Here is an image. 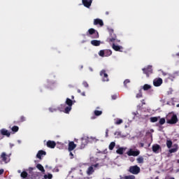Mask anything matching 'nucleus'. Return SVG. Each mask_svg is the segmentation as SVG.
Returning a JSON list of instances; mask_svg holds the SVG:
<instances>
[{
	"mask_svg": "<svg viewBox=\"0 0 179 179\" xmlns=\"http://www.w3.org/2000/svg\"><path fill=\"white\" fill-rule=\"evenodd\" d=\"M66 106L65 108H64V113L66 114H69V112L71 111V110H72V106H73L74 103H75V101H72L71 99L69 98H67L66 99Z\"/></svg>",
	"mask_w": 179,
	"mask_h": 179,
	"instance_id": "nucleus-1",
	"label": "nucleus"
},
{
	"mask_svg": "<svg viewBox=\"0 0 179 179\" xmlns=\"http://www.w3.org/2000/svg\"><path fill=\"white\" fill-rule=\"evenodd\" d=\"M87 36L88 37H91V38H99V31L93 28H90V29H88V31H87Z\"/></svg>",
	"mask_w": 179,
	"mask_h": 179,
	"instance_id": "nucleus-2",
	"label": "nucleus"
},
{
	"mask_svg": "<svg viewBox=\"0 0 179 179\" xmlns=\"http://www.w3.org/2000/svg\"><path fill=\"white\" fill-rule=\"evenodd\" d=\"M110 37L107 38L106 41L108 43H115L117 41V35L114 34V29H108Z\"/></svg>",
	"mask_w": 179,
	"mask_h": 179,
	"instance_id": "nucleus-3",
	"label": "nucleus"
},
{
	"mask_svg": "<svg viewBox=\"0 0 179 179\" xmlns=\"http://www.w3.org/2000/svg\"><path fill=\"white\" fill-rule=\"evenodd\" d=\"M129 171L131 173V174H139V173H141V168L137 165L131 166L129 167Z\"/></svg>",
	"mask_w": 179,
	"mask_h": 179,
	"instance_id": "nucleus-4",
	"label": "nucleus"
},
{
	"mask_svg": "<svg viewBox=\"0 0 179 179\" xmlns=\"http://www.w3.org/2000/svg\"><path fill=\"white\" fill-rule=\"evenodd\" d=\"M99 164H95L90 166L87 170V176H92L93 173H94V170L99 167Z\"/></svg>",
	"mask_w": 179,
	"mask_h": 179,
	"instance_id": "nucleus-5",
	"label": "nucleus"
},
{
	"mask_svg": "<svg viewBox=\"0 0 179 179\" xmlns=\"http://www.w3.org/2000/svg\"><path fill=\"white\" fill-rule=\"evenodd\" d=\"M142 71L143 73L146 75L147 78H149L151 73H153V69H152V66H148L147 68L143 69Z\"/></svg>",
	"mask_w": 179,
	"mask_h": 179,
	"instance_id": "nucleus-6",
	"label": "nucleus"
},
{
	"mask_svg": "<svg viewBox=\"0 0 179 179\" xmlns=\"http://www.w3.org/2000/svg\"><path fill=\"white\" fill-rule=\"evenodd\" d=\"M100 76L102 77L103 82H108V80H110V79H108V74L106 73V70L100 71Z\"/></svg>",
	"mask_w": 179,
	"mask_h": 179,
	"instance_id": "nucleus-7",
	"label": "nucleus"
},
{
	"mask_svg": "<svg viewBox=\"0 0 179 179\" xmlns=\"http://www.w3.org/2000/svg\"><path fill=\"white\" fill-rule=\"evenodd\" d=\"M166 122L167 124H171V125L177 124V122H178V118L177 117V115H173L171 120H168Z\"/></svg>",
	"mask_w": 179,
	"mask_h": 179,
	"instance_id": "nucleus-8",
	"label": "nucleus"
},
{
	"mask_svg": "<svg viewBox=\"0 0 179 179\" xmlns=\"http://www.w3.org/2000/svg\"><path fill=\"white\" fill-rule=\"evenodd\" d=\"M162 84H163V79L160 78H155L153 80V85L154 86H155V87H159V86H162Z\"/></svg>",
	"mask_w": 179,
	"mask_h": 179,
	"instance_id": "nucleus-9",
	"label": "nucleus"
},
{
	"mask_svg": "<svg viewBox=\"0 0 179 179\" xmlns=\"http://www.w3.org/2000/svg\"><path fill=\"white\" fill-rule=\"evenodd\" d=\"M141 153V152L139 150H136V151H134V150L130 149L127 152V155H128L129 156H139V154Z\"/></svg>",
	"mask_w": 179,
	"mask_h": 179,
	"instance_id": "nucleus-10",
	"label": "nucleus"
},
{
	"mask_svg": "<svg viewBox=\"0 0 179 179\" xmlns=\"http://www.w3.org/2000/svg\"><path fill=\"white\" fill-rule=\"evenodd\" d=\"M87 143H89V139H87V138H82L80 149H85Z\"/></svg>",
	"mask_w": 179,
	"mask_h": 179,
	"instance_id": "nucleus-11",
	"label": "nucleus"
},
{
	"mask_svg": "<svg viewBox=\"0 0 179 179\" xmlns=\"http://www.w3.org/2000/svg\"><path fill=\"white\" fill-rule=\"evenodd\" d=\"M83 5L85 6V8H90L92 6V2H93V0H82Z\"/></svg>",
	"mask_w": 179,
	"mask_h": 179,
	"instance_id": "nucleus-12",
	"label": "nucleus"
},
{
	"mask_svg": "<svg viewBox=\"0 0 179 179\" xmlns=\"http://www.w3.org/2000/svg\"><path fill=\"white\" fill-rule=\"evenodd\" d=\"M94 26H97L99 24L101 27H103V26H104V22H103L101 19L96 18L94 20Z\"/></svg>",
	"mask_w": 179,
	"mask_h": 179,
	"instance_id": "nucleus-13",
	"label": "nucleus"
},
{
	"mask_svg": "<svg viewBox=\"0 0 179 179\" xmlns=\"http://www.w3.org/2000/svg\"><path fill=\"white\" fill-rule=\"evenodd\" d=\"M76 148V144H75V142L70 141L69 143V148H68L69 152H72V150H73Z\"/></svg>",
	"mask_w": 179,
	"mask_h": 179,
	"instance_id": "nucleus-14",
	"label": "nucleus"
},
{
	"mask_svg": "<svg viewBox=\"0 0 179 179\" xmlns=\"http://www.w3.org/2000/svg\"><path fill=\"white\" fill-rule=\"evenodd\" d=\"M47 146H48V148H50V149H54V148H55V146H57V143H55V141H48L47 142Z\"/></svg>",
	"mask_w": 179,
	"mask_h": 179,
	"instance_id": "nucleus-15",
	"label": "nucleus"
},
{
	"mask_svg": "<svg viewBox=\"0 0 179 179\" xmlns=\"http://www.w3.org/2000/svg\"><path fill=\"white\" fill-rule=\"evenodd\" d=\"M112 48L115 51H119V52H122V46L116 45L115 43H113Z\"/></svg>",
	"mask_w": 179,
	"mask_h": 179,
	"instance_id": "nucleus-16",
	"label": "nucleus"
},
{
	"mask_svg": "<svg viewBox=\"0 0 179 179\" xmlns=\"http://www.w3.org/2000/svg\"><path fill=\"white\" fill-rule=\"evenodd\" d=\"M45 155H47V152H45V151L43 150H41L38 152L36 155V157L37 159H39L40 160H41V156H45Z\"/></svg>",
	"mask_w": 179,
	"mask_h": 179,
	"instance_id": "nucleus-17",
	"label": "nucleus"
},
{
	"mask_svg": "<svg viewBox=\"0 0 179 179\" xmlns=\"http://www.w3.org/2000/svg\"><path fill=\"white\" fill-rule=\"evenodd\" d=\"M0 132H1V135H3L4 136H7L8 138H9V136H10V132H9L6 129H1Z\"/></svg>",
	"mask_w": 179,
	"mask_h": 179,
	"instance_id": "nucleus-18",
	"label": "nucleus"
},
{
	"mask_svg": "<svg viewBox=\"0 0 179 179\" xmlns=\"http://www.w3.org/2000/svg\"><path fill=\"white\" fill-rule=\"evenodd\" d=\"M20 177L22 178H24V179H30V176H29V173H27V172H26V171H23L21 174H20Z\"/></svg>",
	"mask_w": 179,
	"mask_h": 179,
	"instance_id": "nucleus-19",
	"label": "nucleus"
},
{
	"mask_svg": "<svg viewBox=\"0 0 179 179\" xmlns=\"http://www.w3.org/2000/svg\"><path fill=\"white\" fill-rule=\"evenodd\" d=\"M91 44L92 45H94V47H99L100 44H101V41H97V40H92L91 41Z\"/></svg>",
	"mask_w": 179,
	"mask_h": 179,
	"instance_id": "nucleus-20",
	"label": "nucleus"
},
{
	"mask_svg": "<svg viewBox=\"0 0 179 179\" xmlns=\"http://www.w3.org/2000/svg\"><path fill=\"white\" fill-rule=\"evenodd\" d=\"M1 159H2V162H5L8 163V155L6 152H2L1 155Z\"/></svg>",
	"mask_w": 179,
	"mask_h": 179,
	"instance_id": "nucleus-21",
	"label": "nucleus"
},
{
	"mask_svg": "<svg viewBox=\"0 0 179 179\" xmlns=\"http://www.w3.org/2000/svg\"><path fill=\"white\" fill-rule=\"evenodd\" d=\"M36 169H38V170H39L42 173H45V169H44V166H43V165H41V164H38L36 165Z\"/></svg>",
	"mask_w": 179,
	"mask_h": 179,
	"instance_id": "nucleus-22",
	"label": "nucleus"
},
{
	"mask_svg": "<svg viewBox=\"0 0 179 179\" xmlns=\"http://www.w3.org/2000/svg\"><path fill=\"white\" fill-rule=\"evenodd\" d=\"M159 120H160V116H158V117H151L150 118V122H157V121H159Z\"/></svg>",
	"mask_w": 179,
	"mask_h": 179,
	"instance_id": "nucleus-23",
	"label": "nucleus"
},
{
	"mask_svg": "<svg viewBox=\"0 0 179 179\" xmlns=\"http://www.w3.org/2000/svg\"><path fill=\"white\" fill-rule=\"evenodd\" d=\"M152 89V85H149V84H145L143 86V90L146 91V90H149Z\"/></svg>",
	"mask_w": 179,
	"mask_h": 179,
	"instance_id": "nucleus-24",
	"label": "nucleus"
},
{
	"mask_svg": "<svg viewBox=\"0 0 179 179\" xmlns=\"http://www.w3.org/2000/svg\"><path fill=\"white\" fill-rule=\"evenodd\" d=\"M159 149H160L159 145L157 144V145H152V152H154L155 153H156V152H157Z\"/></svg>",
	"mask_w": 179,
	"mask_h": 179,
	"instance_id": "nucleus-25",
	"label": "nucleus"
},
{
	"mask_svg": "<svg viewBox=\"0 0 179 179\" xmlns=\"http://www.w3.org/2000/svg\"><path fill=\"white\" fill-rule=\"evenodd\" d=\"M39 173L38 172H35L34 173H32V175L31 176V177L29 178V179H37V177H38L39 176Z\"/></svg>",
	"mask_w": 179,
	"mask_h": 179,
	"instance_id": "nucleus-26",
	"label": "nucleus"
},
{
	"mask_svg": "<svg viewBox=\"0 0 179 179\" xmlns=\"http://www.w3.org/2000/svg\"><path fill=\"white\" fill-rule=\"evenodd\" d=\"M116 153H117V155H124V148H119L116 150Z\"/></svg>",
	"mask_w": 179,
	"mask_h": 179,
	"instance_id": "nucleus-27",
	"label": "nucleus"
},
{
	"mask_svg": "<svg viewBox=\"0 0 179 179\" xmlns=\"http://www.w3.org/2000/svg\"><path fill=\"white\" fill-rule=\"evenodd\" d=\"M43 179H52V174L48 173L43 176Z\"/></svg>",
	"mask_w": 179,
	"mask_h": 179,
	"instance_id": "nucleus-28",
	"label": "nucleus"
},
{
	"mask_svg": "<svg viewBox=\"0 0 179 179\" xmlns=\"http://www.w3.org/2000/svg\"><path fill=\"white\" fill-rule=\"evenodd\" d=\"M94 114L96 117H99V115H101L103 114V111L96 110L94 111Z\"/></svg>",
	"mask_w": 179,
	"mask_h": 179,
	"instance_id": "nucleus-29",
	"label": "nucleus"
},
{
	"mask_svg": "<svg viewBox=\"0 0 179 179\" xmlns=\"http://www.w3.org/2000/svg\"><path fill=\"white\" fill-rule=\"evenodd\" d=\"M166 146H167L168 149H170L171 148V146H173V141L168 140L166 141Z\"/></svg>",
	"mask_w": 179,
	"mask_h": 179,
	"instance_id": "nucleus-30",
	"label": "nucleus"
},
{
	"mask_svg": "<svg viewBox=\"0 0 179 179\" xmlns=\"http://www.w3.org/2000/svg\"><path fill=\"white\" fill-rule=\"evenodd\" d=\"M35 169H36V168L29 167V168L27 170V171L29 172V174H30V176H32L33 173H34V172H33V170H35Z\"/></svg>",
	"mask_w": 179,
	"mask_h": 179,
	"instance_id": "nucleus-31",
	"label": "nucleus"
},
{
	"mask_svg": "<svg viewBox=\"0 0 179 179\" xmlns=\"http://www.w3.org/2000/svg\"><path fill=\"white\" fill-rule=\"evenodd\" d=\"M113 54V52L110 50H105V57H110Z\"/></svg>",
	"mask_w": 179,
	"mask_h": 179,
	"instance_id": "nucleus-32",
	"label": "nucleus"
},
{
	"mask_svg": "<svg viewBox=\"0 0 179 179\" xmlns=\"http://www.w3.org/2000/svg\"><path fill=\"white\" fill-rule=\"evenodd\" d=\"M115 148V142H111L109 144V150H113Z\"/></svg>",
	"mask_w": 179,
	"mask_h": 179,
	"instance_id": "nucleus-33",
	"label": "nucleus"
},
{
	"mask_svg": "<svg viewBox=\"0 0 179 179\" xmlns=\"http://www.w3.org/2000/svg\"><path fill=\"white\" fill-rule=\"evenodd\" d=\"M159 125H164L166 124V119L164 117H162L159 120Z\"/></svg>",
	"mask_w": 179,
	"mask_h": 179,
	"instance_id": "nucleus-34",
	"label": "nucleus"
},
{
	"mask_svg": "<svg viewBox=\"0 0 179 179\" xmlns=\"http://www.w3.org/2000/svg\"><path fill=\"white\" fill-rule=\"evenodd\" d=\"M142 90H139V93L136 95V99H141L143 97Z\"/></svg>",
	"mask_w": 179,
	"mask_h": 179,
	"instance_id": "nucleus-35",
	"label": "nucleus"
},
{
	"mask_svg": "<svg viewBox=\"0 0 179 179\" xmlns=\"http://www.w3.org/2000/svg\"><path fill=\"white\" fill-rule=\"evenodd\" d=\"M122 122H124V121L122 119H117L115 124V125H120V124H122Z\"/></svg>",
	"mask_w": 179,
	"mask_h": 179,
	"instance_id": "nucleus-36",
	"label": "nucleus"
},
{
	"mask_svg": "<svg viewBox=\"0 0 179 179\" xmlns=\"http://www.w3.org/2000/svg\"><path fill=\"white\" fill-rule=\"evenodd\" d=\"M137 163L138 164H142L143 163V157H139L138 158L136 159Z\"/></svg>",
	"mask_w": 179,
	"mask_h": 179,
	"instance_id": "nucleus-37",
	"label": "nucleus"
},
{
	"mask_svg": "<svg viewBox=\"0 0 179 179\" xmlns=\"http://www.w3.org/2000/svg\"><path fill=\"white\" fill-rule=\"evenodd\" d=\"M11 131L13 132H17V131H19V127L17 126H13L12 128H11Z\"/></svg>",
	"mask_w": 179,
	"mask_h": 179,
	"instance_id": "nucleus-38",
	"label": "nucleus"
},
{
	"mask_svg": "<svg viewBox=\"0 0 179 179\" xmlns=\"http://www.w3.org/2000/svg\"><path fill=\"white\" fill-rule=\"evenodd\" d=\"M99 55L100 57H106L105 50H100L99 52Z\"/></svg>",
	"mask_w": 179,
	"mask_h": 179,
	"instance_id": "nucleus-39",
	"label": "nucleus"
},
{
	"mask_svg": "<svg viewBox=\"0 0 179 179\" xmlns=\"http://www.w3.org/2000/svg\"><path fill=\"white\" fill-rule=\"evenodd\" d=\"M124 179H135V176L129 175L124 177Z\"/></svg>",
	"mask_w": 179,
	"mask_h": 179,
	"instance_id": "nucleus-40",
	"label": "nucleus"
},
{
	"mask_svg": "<svg viewBox=\"0 0 179 179\" xmlns=\"http://www.w3.org/2000/svg\"><path fill=\"white\" fill-rule=\"evenodd\" d=\"M118 97H120L119 94H114V95L111 96L112 100H117V99H118Z\"/></svg>",
	"mask_w": 179,
	"mask_h": 179,
	"instance_id": "nucleus-41",
	"label": "nucleus"
},
{
	"mask_svg": "<svg viewBox=\"0 0 179 179\" xmlns=\"http://www.w3.org/2000/svg\"><path fill=\"white\" fill-rule=\"evenodd\" d=\"M24 121H26V117L24 116H21L20 117V122H24Z\"/></svg>",
	"mask_w": 179,
	"mask_h": 179,
	"instance_id": "nucleus-42",
	"label": "nucleus"
},
{
	"mask_svg": "<svg viewBox=\"0 0 179 179\" xmlns=\"http://www.w3.org/2000/svg\"><path fill=\"white\" fill-rule=\"evenodd\" d=\"M131 81L129 80V79H127L124 81V85L125 86V87H127V85H128V83H129Z\"/></svg>",
	"mask_w": 179,
	"mask_h": 179,
	"instance_id": "nucleus-43",
	"label": "nucleus"
},
{
	"mask_svg": "<svg viewBox=\"0 0 179 179\" xmlns=\"http://www.w3.org/2000/svg\"><path fill=\"white\" fill-rule=\"evenodd\" d=\"M176 152H177V148H171L169 150L170 153H176Z\"/></svg>",
	"mask_w": 179,
	"mask_h": 179,
	"instance_id": "nucleus-44",
	"label": "nucleus"
},
{
	"mask_svg": "<svg viewBox=\"0 0 179 179\" xmlns=\"http://www.w3.org/2000/svg\"><path fill=\"white\" fill-rule=\"evenodd\" d=\"M83 87H89V84H88L87 82H86V81H84V82L83 83Z\"/></svg>",
	"mask_w": 179,
	"mask_h": 179,
	"instance_id": "nucleus-45",
	"label": "nucleus"
},
{
	"mask_svg": "<svg viewBox=\"0 0 179 179\" xmlns=\"http://www.w3.org/2000/svg\"><path fill=\"white\" fill-rule=\"evenodd\" d=\"M99 153H103V155H107V149H106L105 150H103L102 152H99Z\"/></svg>",
	"mask_w": 179,
	"mask_h": 179,
	"instance_id": "nucleus-46",
	"label": "nucleus"
},
{
	"mask_svg": "<svg viewBox=\"0 0 179 179\" xmlns=\"http://www.w3.org/2000/svg\"><path fill=\"white\" fill-rule=\"evenodd\" d=\"M55 109H52V108H49V111H50V113H54V111H55Z\"/></svg>",
	"mask_w": 179,
	"mask_h": 179,
	"instance_id": "nucleus-47",
	"label": "nucleus"
},
{
	"mask_svg": "<svg viewBox=\"0 0 179 179\" xmlns=\"http://www.w3.org/2000/svg\"><path fill=\"white\" fill-rule=\"evenodd\" d=\"M106 138L108 136V129L106 130Z\"/></svg>",
	"mask_w": 179,
	"mask_h": 179,
	"instance_id": "nucleus-48",
	"label": "nucleus"
},
{
	"mask_svg": "<svg viewBox=\"0 0 179 179\" xmlns=\"http://www.w3.org/2000/svg\"><path fill=\"white\" fill-rule=\"evenodd\" d=\"M3 169H0V176H2L3 174Z\"/></svg>",
	"mask_w": 179,
	"mask_h": 179,
	"instance_id": "nucleus-49",
	"label": "nucleus"
},
{
	"mask_svg": "<svg viewBox=\"0 0 179 179\" xmlns=\"http://www.w3.org/2000/svg\"><path fill=\"white\" fill-rule=\"evenodd\" d=\"M70 156H71V159H73V153H72V151L70 152Z\"/></svg>",
	"mask_w": 179,
	"mask_h": 179,
	"instance_id": "nucleus-50",
	"label": "nucleus"
},
{
	"mask_svg": "<svg viewBox=\"0 0 179 179\" xmlns=\"http://www.w3.org/2000/svg\"><path fill=\"white\" fill-rule=\"evenodd\" d=\"M78 93H81L82 92L80 91V90H77Z\"/></svg>",
	"mask_w": 179,
	"mask_h": 179,
	"instance_id": "nucleus-51",
	"label": "nucleus"
},
{
	"mask_svg": "<svg viewBox=\"0 0 179 179\" xmlns=\"http://www.w3.org/2000/svg\"><path fill=\"white\" fill-rule=\"evenodd\" d=\"M144 101H145V99H143L142 100V104H145Z\"/></svg>",
	"mask_w": 179,
	"mask_h": 179,
	"instance_id": "nucleus-52",
	"label": "nucleus"
},
{
	"mask_svg": "<svg viewBox=\"0 0 179 179\" xmlns=\"http://www.w3.org/2000/svg\"><path fill=\"white\" fill-rule=\"evenodd\" d=\"M71 99H72V100H73V99H75V96H71Z\"/></svg>",
	"mask_w": 179,
	"mask_h": 179,
	"instance_id": "nucleus-53",
	"label": "nucleus"
},
{
	"mask_svg": "<svg viewBox=\"0 0 179 179\" xmlns=\"http://www.w3.org/2000/svg\"><path fill=\"white\" fill-rule=\"evenodd\" d=\"M82 96H85V92H82Z\"/></svg>",
	"mask_w": 179,
	"mask_h": 179,
	"instance_id": "nucleus-54",
	"label": "nucleus"
},
{
	"mask_svg": "<svg viewBox=\"0 0 179 179\" xmlns=\"http://www.w3.org/2000/svg\"><path fill=\"white\" fill-rule=\"evenodd\" d=\"M176 107H179V103L176 105Z\"/></svg>",
	"mask_w": 179,
	"mask_h": 179,
	"instance_id": "nucleus-55",
	"label": "nucleus"
},
{
	"mask_svg": "<svg viewBox=\"0 0 179 179\" xmlns=\"http://www.w3.org/2000/svg\"><path fill=\"white\" fill-rule=\"evenodd\" d=\"M106 15H108V12H106Z\"/></svg>",
	"mask_w": 179,
	"mask_h": 179,
	"instance_id": "nucleus-56",
	"label": "nucleus"
},
{
	"mask_svg": "<svg viewBox=\"0 0 179 179\" xmlns=\"http://www.w3.org/2000/svg\"><path fill=\"white\" fill-rule=\"evenodd\" d=\"M117 43H120V41L117 40Z\"/></svg>",
	"mask_w": 179,
	"mask_h": 179,
	"instance_id": "nucleus-57",
	"label": "nucleus"
},
{
	"mask_svg": "<svg viewBox=\"0 0 179 179\" xmlns=\"http://www.w3.org/2000/svg\"><path fill=\"white\" fill-rule=\"evenodd\" d=\"M18 173H20V171H18Z\"/></svg>",
	"mask_w": 179,
	"mask_h": 179,
	"instance_id": "nucleus-58",
	"label": "nucleus"
},
{
	"mask_svg": "<svg viewBox=\"0 0 179 179\" xmlns=\"http://www.w3.org/2000/svg\"><path fill=\"white\" fill-rule=\"evenodd\" d=\"M178 163H179V160H178Z\"/></svg>",
	"mask_w": 179,
	"mask_h": 179,
	"instance_id": "nucleus-59",
	"label": "nucleus"
},
{
	"mask_svg": "<svg viewBox=\"0 0 179 179\" xmlns=\"http://www.w3.org/2000/svg\"><path fill=\"white\" fill-rule=\"evenodd\" d=\"M142 145V146H143V144H141Z\"/></svg>",
	"mask_w": 179,
	"mask_h": 179,
	"instance_id": "nucleus-60",
	"label": "nucleus"
},
{
	"mask_svg": "<svg viewBox=\"0 0 179 179\" xmlns=\"http://www.w3.org/2000/svg\"><path fill=\"white\" fill-rule=\"evenodd\" d=\"M11 146H13V145H11Z\"/></svg>",
	"mask_w": 179,
	"mask_h": 179,
	"instance_id": "nucleus-61",
	"label": "nucleus"
}]
</instances>
